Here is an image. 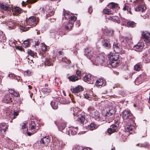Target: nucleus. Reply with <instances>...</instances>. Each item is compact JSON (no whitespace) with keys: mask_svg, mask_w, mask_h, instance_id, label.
I'll return each instance as SVG.
<instances>
[{"mask_svg":"<svg viewBox=\"0 0 150 150\" xmlns=\"http://www.w3.org/2000/svg\"><path fill=\"white\" fill-rule=\"evenodd\" d=\"M92 54V52L88 49L86 50L85 54L87 58L93 62V64L96 65H98L99 64L101 65H103V62L105 59V58L103 56L100 55L99 56H96V57L94 56L93 57Z\"/></svg>","mask_w":150,"mask_h":150,"instance_id":"nucleus-1","label":"nucleus"},{"mask_svg":"<svg viewBox=\"0 0 150 150\" xmlns=\"http://www.w3.org/2000/svg\"><path fill=\"white\" fill-rule=\"evenodd\" d=\"M63 16L65 19H69V22L64 25L65 28L67 30H71L74 25V22L76 19L75 16H71V13L69 11H66L63 10Z\"/></svg>","mask_w":150,"mask_h":150,"instance_id":"nucleus-2","label":"nucleus"},{"mask_svg":"<svg viewBox=\"0 0 150 150\" xmlns=\"http://www.w3.org/2000/svg\"><path fill=\"white\" fill-rule=\"evenodd\" d=\"M38 21L36 19L35 17L31 16L27 20L26 26L22 25L21 30L24 31H26L28 30L29 28L35 27L36 26L38 23Z\"/></svg>","mask_w":150,"mask_h":150,"instance_id":"nucleus-3","label":"nucleus"},{"mask_svg":"<svg viewBox=\"0 0 150 150\" xmlns=\"http://www.w3.org/2000/svg\"><path fill=\"white\" fill-rule=\"evenodd\" d=\"M118 58V55L110 54L108 56V58L110 60L109 64L113 67H116L119 64V61L117 60Z\"/></svg>","mask_w":150,"mask_h":150,"instance_id":"nucleus-4","label":"nucleus"},{"mask_svg":"<svg viewBox=\"0 0 150 150\" xmlns=\"http://www.w3.org/2000/svg\"><path fill=\"white\" fill-rule=\"evenodd\" d=\"M4 22V23L6 25V28L10 30L14 29L16 25H18V26L22 27L21 24H19L18 22H16V21L11 19L6 20Z\"/></svg>","mask_w":150,"mask_h":150,"instance_id":"nucleus-5","label":"nucleus"},{"mask_svg":"<svg viewBox=\"0 0 150 150\" xmlns=\"http://www.w3.org/2000/svg\"><path fill=\"white\" fill-rule=\"evenodd\" d=\"M121 115L124 121L127 120L128 121H129V122L131 121L132 122L133 120L132 119V114L129 110H125L122 112Z\"/></svg>","mask_w":150,"mask_h":150,"instance_id":"nucleus-6","label":"nucleus"},{"mask_svg":"<svg viewBox=\"0 0 150 150\" xmlns=\"http://www.w3.org/2000/svg\"><path fill=\"white\" fill-rule=\"evenodd\" d=\"M129 121H128L127 123V121H124L125 125V129L126 132H129L130 133L132 134V131L134 128V126L132 125L131 123H129Z\"/></svg>","mask_w":150,"mask_h":150,"instance_id":"nucleus-7","label":"nucleus"},{"mask_svg":"<svg viewBox=\"0 0 150 150\" xmlns=\"http://www.w3.org/2000/svg\"><path fill=\"white\" fill-rule=\"evenodd\" d=\"M54 145L56 149H60L64 147L65 144L62 141L57 139L54 142Z\"/></svg>","mask_w":150,"mask_h":150,"instance_id":"nucleus-8","label":"nucleus"},{"mask_svg":"<svg viewBox=\"0 0 150 150\" xmlns=\"http://www.w3.org/2000/svg\"><path fill=\"white\" fill-rule=\"evenodd\" d=\"M144 45L143 42H141L138 43L133 47V50L137 52H140L142 50Z\"/></svg>","mask_w":150,"mask_h":150,"instance_id":"nucleus-9","label":"nucleus"},{"mask_svg":"<svg viewBox=\"0 0 150 150\" xmlns=\"http://www.w3.org/2000/svg\"><path fill=\"white\" fill-rule=\"evenodd\" d=\"M142 38L144 41L146 43L150 42V33L147 32H143L142 34Z\"/></svg>","mask_w":150,"mask_h":150,"instance_id":"nucleus-10","label":"nucleus"},{"mask_svg":"<svg viewBox=\"0 0 150 150\" xmlns=\"http://www.w3.org/2000/svg\"><path fill=\"white\" fill-rule=\"evenodd\" d=\"M106 112L105 113V116L108 117L114 114L116 110L115 108L114 107L110 106L106 110Z\"/></svg>","mask_w":150,"mask_h":150,"instance_id":"nucleus-11","label":"nucleus"},{"mask_svg":"<svg viewBox=\"0 0 150 150\" xmlns=\"http://www.w3.org/2000/svg\"><path fill=\"white\" fill-rule=\"evenodd\" d=\"M50 142V139L47 136H45L42 138L40 141V145L42 147L47 145Z\"/></svg>","mask_w":150,"mask_h":150,"instance_id":"nucleus-12","label":"nucleus"},{"mask_svg":"<svg viewBox=\"0 0 150 150\" xmlns=\"http://www.w3.org/2000/svg\"><path fill=\"white\" fill-rule=\"evenodd\" d=\"M76 115V116L78 117V120L81 123H84L86 122L87 120L85 119V115L84 113L81 114H77Z\"/></svg>","mask_w":150,"mask_h":150,"instance_id":"nucleus-13","label":"nucleus"},{"mask_svg":"<svg viewBox=\"0 0 150 150\" xmlns=\"http://www.w3.org/2000/svg\"><path fill=\"white\" fill-rule=\"evenodd\" d=\"M113 48L115 53H118L121 51V47L119 44L114 42L113 45Z\"/></svg>","mask_w":150,"mask_h":150,"instance_id":"nucleus-14","label":"nucleus"},{"mask_svg":"<svg viewBox=\"0 0 150 150\" xmlns=\"http://www.w3.org/2000/svg\"><path fill=\"white\" fill-rule=\"evenodd\" d=\"M135 11L137 12H144L146 7V6L143 5H139L137 6L135 8Z\"/></svg>","mask_w":150,"mask_h":150,"instance_id":"nucleus-15","label":"nucleus"},{"mask_svg":"<svg viewBox=\"0 0 150 150\" xmlns=\"http://www.w3.org/2000/svg\"><path fill=\"white\" fill-rule=\"evenodd\" d=\"M83 88L81 86L78 85L74 88H71V91L72 93H77L80 91H83Z\"/></svg>","mask_w":150,"mask_h":150,"instance_id":"nucleus-16","label":"nucleus"},{"mask_svg":"<svg viewBox=\"0 0 150 150\" xmlns=\"http://www.w3.org/2000/svg\"><path fill=\"white\" fill-rule=\"evenodd\" d=\"M8 125L5 123H0V133L3 134L6 131Z\"/></svg>","mask_w":150,"mask_h":150,"instance_id":"nucleus-17","label":"nucleus"},{"mask_svg":"<svg viewBox=\"0 0 150 150\" xmlns=\"http://www.w3.org/2000/svg\"><path fill=\"white\" fill-rule=\"evenodd\" d=\"M91 74L85 75L83 77V80L88 83L92 84L93 83L91 80Z\"/></svg>","mask_w":150,"mask_h":150,"instance_id":"nucleus-18","label":"nucleus"},{"mask_svg":"<svg viewBox=\"0 0 150 150\" xmlns=\"http://www.w3.org/2000/svg\"><path fill=\"white\" fill-rule=\"evenodd\" d=\"M118 125H112L107 130L108 133L110 134L114 133L116 131V129L118 127Z\"/></svg>","mask_w":150,"mask_h":150,"instance_id":"nucleus-19","label":"nucleus"},{"mask_svg":"<svg viewBox=\"0 0 150 150\" xmlns=\"http://www.w3.org/2000/svg\"><path fill=\"white\" fill-rule=\"evenodd\" d=\"M0 8L4 11H8L11 10L10 6L5 3H0Z\"/></svg>","mask_w":150,"mask_h":150,"instance_id":"nucleus-20","label":"nucleus"},{"mask_svg":"<svg viewBox=\"0 0 150 150\" xmlns=\"http://www.w3.org/2000/svg\"><path fill=\"white\" fill-rule=\"evenodd\" d=\"M11 98L9 94H6L3 97L2 101L3 102L6 103H8L11 102Z\"/></svg>","mask_w":150,"mask_h":150,"instance_id":"nucleus-21","label":"nucleus"},{"mask_svg":"<svg viewBox=\"0 0 150 150\" xmlns=\"http://www.w3.org/2000/svg\"><path fill=\"white\" fill-rule=\"evenodd\" d=\"M59 102L57 100H54L51 103V105L52 108L54 109H56L58 108V105Z\"/></svg>","mask_w":150,"mask_h":150,"instance_id":"nucleus-22","label":"nucleus"},{"mask_svg":"<svg viewBox=\"0 0 150 150\" xmlns=\"http://www.w3.org/2000/svg\"><path fill=\"white\" fill-rule=\"evenodd\" d=\"M102 45L104 47L106 48H110V44L109 41L106 39H104L102 40Z\"/></svg>","mask_w":150,"mask_h":150,"instance_id":"nucleus-23","label":"nucleus"},{"mask_svg":"<svg viewBox=\"0 0 150 150\" xmlns=\"http://www.w3.org/2000/svg\"><path fill=\"white\" fill-rule=\"evenodd\" d=\"M70 128L69 131V133H71V134L73 135L76 134L78 131L77 127H71Z\"/></svg>","mask_w":150,"mask_h":150,"instance_id":"nucleus-24","label":"nucleus"},{"mask_svg":"<svg viewBox=\"0 0 150 150\" xmlns=\"http://www.w3.org/2000/svg\"><path fill=\"white\" fill-rule=\"evenodd\" d=\"M103 80L102 79H98L96 82V86L99 87L102 86H103L105 85V83H104Z\"/></svg>","mask_w":150,"mask_h":150,"instance_id":"nucleus-25","label":"nucleus"},{"mask_svg":"<svg viewBox=\"0 0 150 150\" xmlns=\"http://www.w3.org/2000/svg\"><path fill=\"white\" fill-rule=\"evenodd\" d=\"M116 12L115 10V11L113 10V11H112L107 8H105L103 10V12L104 13L108 14H113Z\"/></svg>","mask_w":150,"mask_h":150,"instance_id":"nucleus-26","label":"nucleus"},{"mask_svg":"<svg viewBox=\"0 0 150 150\" xmlns=\"http://www.w3.org/2000/svg\"><path fill=\"white\" fill-rule=\"evenodd\" d=\"M109 19L114 22H116L118 23H119L121 22L119 18V17L117 16H110Z\"/></svg>","mask_w":150,"mask_h":150,"instance_id":"nucleus-27","label":"nucleus"},{"mask_svg":"<svg viewBox=\"0 0 150 150\" xmlns=\"http://www.w3.org/2000/svg\"><path fill=\"white\" fill-rule=\"evenodd\" d=\"M108 7L112 9H115L118 7V5L117 4L115 3L112 2L110 3L108 5Z\"/></svg>","mask_w":150,"mask_h":150,"instance_id":"nucleus-28","label":"nucleus"},{"mask_svg":"<svg viewBox=\"0 0 150 150\" xmlns=\"http://www.w3.org/2000/svg\"><path fill=\"white\" fill-rule=\"evenodd\" d=\"M143 81V79L141 77L139 76L137 77L135 80L134 81L135 83L137 85H139Z\"/></svg>","mask_w":150,"mask_h":150,"instance_id":"nucleus-29","label":"nucleus"},{"mask_svg":"<svg viewBox=\"0 0 150 150\" xmlns=\"http://www.w3.org/2000/svg\"><path fill=\"white\" fill-rule=\"evenodd\" d=\"M52 63V59L51 58H47L45 60V65L48 66H51Z\"/></svg>","mask_w":150,"mask_h":150,"instance_id":"nucleus-30","label":"nucleus"},{"mask_svg":"<svg viewBox=\"0 0 150 150\" xmlns=\"http://www.w3.org/2000/svg\"><path fill=\"white\" fill-rule=\"evenodd\" d=\"M91 115L95 119L98 118L100 116L99 112L96 110Z\"/></svg>","mask_w":150,"mask_h":150,"instance_id":"nucleus-31","label":"nucleus"},{"mask_svg":"<svg viewBox=\"0 0 150 150\" xmlns=\"http://www.w3.org/2000/svg\"><path fill=\"white\" fill-rule=\"evenodd\" d=\"M69 80L71 81L74 82L79 79V78L75 75H72L70 76L69 77Z\"/></svg>","mask_w":150,"mask_h":150,"instance_id":"nucleus-32","label":"nucleus"},{"mask_svg":"<svg viewBox=\"0 0 150 150\" xmlns=\"http://www.w3.org/2000/svg\"><path fill=\"white\" fill-rule=\"evenodd\" d=\"M130 93L128 91L126 90H121L120 92V94L123 96H126V95L130 94Z\"/></svg>","mask_w":150,"mask_h":150,"instance_id":"nucleus-33","label":"nucleus"},{"mask_svg":"<svg viewBox=\"0 0 150 150\" xmlns=\"http://www.w3.org/2000/svg\"><path fill=\"white\" fill-rule=\"evenodd\" d=\"M29 128L31 130H34L36 129V125L34 121H31L30 123Z\"/></svg>","mask_w":150,"mask_h":150,"instance_id":"nucleus-34","label":"nucleus"},{"mask_svg":"<svg viewBox=\"0 0 150 150\" xmlns=\"http://www.w3.org/2000/svg\"><path fill=\"white\" fill-rule=\"evenodd\" d=\"M66 125V124L65 123H60L58 126L59 130L60 131H62L65 128Z\"/></svg>","mask_w":150,"mask_h":150,"instance_id":"nucleus-35","label":"nucleus"},{"mask_svg":"<svg viewBox=\"0 0 150 150\" xmlns=\"http://www.w3.org/2000/svg\"><path fill=\"white\" fill-rule=\"evenodd\" d=\"M37 1V0H27L26 2L23 1L22 3L23 6L26 5L27 3H33Z\"/></svg>","mask_w":150,"mask_h":150,"instance_id":"nucleus-36","label":"nucleus"},{"mask_svg":"<svg viewBox=\"0 0 150 150\" xmlns=\"http://www.w3.org/2000/svg\"><path fill=\"white\" fill-rule=\"evenodd\" d=\"M42 91L44 95H47L51 91L50 88H45L42 89Z\"/></svg>","mask_w":150,"mask_h":150,"instance_id":"nucleus-37","label":"nucleus"},{"mask_svg":"<svg viewBox=\"0 0 150 150\" xmlns=\"http://www.w3.org/2000/svg\"><path fill=\"white\" fill-rule=\"evenodd\" d=\"M136 23L133 21H129L127 22V26L128 27H134L136 26Z\"/></svg>","mask_w":150,"mask_h":150,"instance_id":"nucleus-38","label":"nucleus"},{"mask_svg":"<svg viewBox=\"0 0 150 150\" xmlns=\"http://www.w3.org/2000/svg\"><path fill=\"white\" fill-rule=\"evenodd\" d=\"M96 125L94 123H91L88 126V129L91 130H92L95 129Z\"/></svg>","mask_w":150,"mask_h":150,"instance_id":"nucleus-39","label":"nucleus"},{"mask_svg":"<svg viewBox=\"0 0 150 150\" xmlns=\"http://www.w3.org/2000/svg\"><path fill=\"white\" fill-rule=\"evenodd\" d=\"M95 110L92 107H89L88 108V111L91 115Z\"/></svg>","mask_w":150,"mask_h":150,"instance_id":"nucleus-40","label":"nucleus"},{"mask_svg":"<svg viewBox=\"0 0 150 150\" xmlns=\"http://www.w3.org/2000/svg\"><path fill=\"white\" fill-rule=\"evenodd\" d=\"M29 45V42L28 40L25 41L23 43L22 45L23 46L25 47H28Z\"/></svg>","mask_w":150,"mask_h":150,"instance_id":"nucleus-41","label":"nucleus"},{"mask_svg":"<svg viewBox=\"0 0 150 150\" xmlns=\"http://www.w3.org/2000/svg\"><path fill=\"white\" fill-rule=\"evenodd\" d=\"M142 68V66L139 64H137L134 67V70L136 71H139Z\"/></svg>","mask_w":150,"mask_h":150,"instance_id":"nucleus-42","label":"nucleus"},{"mask_svg":"<svg viewBox=\"0 0 150 150\" xmlns=\"http://www.w3.org/2000/svg\"><path fill=\"white\" fill-rule=\"evenodd\" d=\"M108 35L109 36H112L113 35V31L112 30H108L106 31Z\"/></svg>","mask_w":150,"mask_h":150,"instance_id":"nucleus-43","label":"nucleus"},{"mask_svg":"<svg viewBox=\"0 0 150 150\" xmlns=\"http://www.w3.org/2000/svg\"><path fill=\"white\" fill-rule=\"evenodd\" d=\"M47 13H48V14H47V16H51L53 15V14H54V11L53 10L50 11L49 10H47Z\"/></svg>","mask_w":150,"mask_h":150,"instance_id":"nucleus-44","label":"nucleus"},{"mask_svg":"<svg viewBox=\"0 0 150 150\" xmlns=\"http://www.w3.org/2000/svg\"><path fill=\"white\" fill-rule=\"evenodd\" d=\"M14 11H15V12L16 13H20L21 11V9L18 7H16L14 9Z\"/></svg>","mask_w":150,"mask_h":150,"instance_id":"nucleus-45","label":"nucleus"},{"mask_svg":"<svg viewBox=\"0 0 150 150\" xmlns=\"http://www.w3.org/2000/svg\"><path fill=\"white\" fill-rule=\"evenodd\" d=\"M62 60L63 61L65 62L66 63L68 64H70L71 63L70 60L67 59L66 57H64L62 58Z\"/></svg>","mask_w":150,"mask_h":150,"instance_id":"nucleus-46","label":"nucleus"},{"mask_svg":"<svg viewBox=\"0 0 150 150\" xmlns=\"http://www.w3.org/2000/svg\"><path fill=\"white\" fill-rule=\"evenodd\" d=\"M9 143L8 144V146H9V148L10 149H13V147H11V144L12 143H13V142H12L11 140H9ZM11 146H13V145H11Z\"/></svg>","mask_w":150,"mask_h":150,"instance_id":"nucleus-47","label":"nucleus"},{"mask_svg":"<svg viewBox=\"0 0 150 150\" xmlns=\"http://www.w3.org/2000/svg\"><path fill=\"white\" fill-rule=\"evenodd\" d=\"M28 53L29 55H30L31 56H33L35 55L34 52L31 50H28Z\"/></svg>","mask_w":150,"mask_h":150,"instance_id":"nucleus-48","label":"nucleus"},{"mask_svg":"<svg viewBox=\"0 0 150 150\" xmlns=\"http://www.w3.org/2000/svg\"><path fill=\"white\" fill-rule=\"evenodd\" d=\"M47 46L45 44H44L42 47V50L44 52H45L47 51Z\"/></svg>","mask_w":150,"mask_h":150,"instance_id":"nucleus-49","label":"nucleus"},{"mask_svg":"<svg viewBox=\"0 0 150 150\" xmlns=\"http://www.w3.org/2000/svg\"><path fill=\"white\" fill-rule=\"evenodd\" d=\"M108 122V123H110L111 122H112L113 119V117H108L106 118Z\"/></svg>","mask_w":150,"mask_h":150,"instance_id":"nucleus-50","label":"nucleus"},{"mask_svg":"<svg viewBox=\"0 0 150 150\" xmlns=\"http://www.w3.org/2000/svg\"><path fill=\"white\" fill-rule=\"evenodd\" d=\"M18 112L14 111L13 112V119L15 118L18 115Z\"/></svg>","mask_w":150,"mask_h":150,"instance_id":"nucleus-51","label":"nucleus"},{"mask_svg":"<svg viewBox=\"0 0 150 150\" xmlns=\"http://www.w3.org/2000/svg\"><path fill=\"white\" fill-rule=\"evenodd\" d=\"M84 96L85 98L86 99H89L90 98V96L89 95L86 93L84 94Z\"/></svg>","mask_w":150,"mask_h":150,"instance_id":"nucleus-52","label":"nucleus"},{"mask_svg":"<svg viewBox=\"0 0 150 150\" xmlns=\"http://www.w3.org/2000/svg\"><path fill=\"white\" fill-rule=\"evenodd\" d=\"M75 148L76 150H82L83 149L82 147L79 145L76 146Z\"/></svg>","mask_w":150,"mask_h":150,"instance_id":"nucleus-53","label":"nucleus"},{"mask_svg":"<svg viewBox=\"0 0 150 150\" xmlns=\"http://www.w3.org/2000/svg\"><path fill=\"white\" fill-rule=\"evenodd\" d=\"M13 96L15 97H18L19 96V94L18 92L14 91L13 94Z\"/></svg>","mask_w":150,"mask_h":150,"instance_id":"nucleus-54","label":"nucleus"},{"mask_svg":"<svg viewBox=\"0 0 150 150\" xmlns=\"http://www.w3.org/2000/svg\"><path fill=\"white\" fill-rule=\"evenodd\" d=\"M16 49H18L21 51H22L23 50V49L22 47L20 46H18L16 47Z\"/></svg>","mask_w":150,"mask_h":150,"instance_id":"nucleus-55","label":"nucleus"},{"mask_svg":"<svg viewBox=\"0 0 150 150\" xmlns=\"http://www.w3.org/2000/svg\"><path fill=\"white\" fill-rule=\"evenodd\" d=\"M141 16L142 17H143L144 18H149V16L147 14H146L145 15L143 14H141Z\"/></svg>","mask_w":150,"mask_h":150,"instance_id":"nucleus-56","label":"nucleus"},{"mask_svg":"<svg viewBox=\"0 0 150 150\" xmlns=\"http://www.w3.org/2000/svg\"><path fill=\"white\" fill-rule=\"evenodd\" d=\"M93 11V9L91 7H90L89 8H88V12L90 13L91 14Z\"/></svg>","mask_w":150,"mask_h":150,"instance_id":"nucleus-57","label":"nucleus"},{"mask_svg":"<svg viewBox=\"0 0 150 150\" xmlns=\"http://www.w3.org/2000/svg\"><path fill=\"white\" fill-rule=\"evenodd\" d=\"M28 62L29 64H30L31 66H33V60L29 59V61H28Z\"/></svg>","mask_w":150,"mask_h":150,"instance_id":"nucleus-58","label":"nucleus"},{"mask_svg":"<svg viewBox=\"0 0 150 150\" xmlns=\"http://www.w3.org/2000/svg\"><path fill=\"white\" fill-rule=\"evenodd\" d=\"M22 128L23 129H25V131L27 130V129H26V127L25 126V123H23V125H22Z\"/></svg>","mask_w":150,"mask_h":150,"instance_id":"nucleus-59","label":"nucleus"},{"mask_svg":"<svg viewBox=\"0 0 150 150\" xmlns=\"http://www.w3.org/2000/svg\"><path fill=\"white\" fill-rule=\"evenodd\" d=\"M8 91L9 93L12 94H13L14 91H15L14 90L12 89H9Z\"/></svg>","mask_w":150,"mask_h":150,"instance_id":"nucleus-60","label":"nucleus"},{"mask_svg":"<svg viewBox=\"0 0 150 150\" xmlns=\"http://www.w3.org/2000/svg\"><path fill=\"white\" fill-rule=\"evenodd\" d=\"M76 74L78 76H80L81 75V72L78 70L76 72Z\"/></svg>","mask_w":150,"mask_h":150,"instance_id":"nucleus-61","label":"nucleus"},{"mask_svg":"<svg viewBox=\"0 0 150 150\" xmlns=\"http://www.w3.org/2000/svg\"><path fill=\"white\" fill-rule=\"evenodd\" d=\"M40 43V42H39L38 40L37 41H35V46H38Z\"/></svg>","mask_w":150,"mask_h":150,"instance_id":"nucleus-62","label":"nucleus"},{"mask_svg":"<svg viewBox=\"0 0 150 150\" xmlns=\"http://www.w3.org/2000/svg\"><path fill=\"white\" fill-rule=\"evenodd\" d=\"M127 11L129 13H130V14H132V12L131 11V10L130 9V8H127Z\"/></svg>","mask_w":150,"mask_h":150,"instance_id":"nucleus-63","label":"nucleus"},{"mask_svg":"<svg viewBox=\"0 0 150 150\" xmlns=\"http://www.w3.org/2000/svg\"><path fill=\"white\" fill-rule=\"evenodd\" d=\"M91 149L90 148H83L82 150H90Z\"/></svg>","mask_w":150,"mask_h":150,"instance_id":"nucleus-64","label":"nucleus"}]
</instances>
